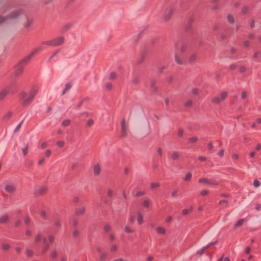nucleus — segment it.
<instances>
[{"instance_id": "1", "label": "nucleus", "mask_w": 261, "mask_h": 261, "mask_svg": "<svg viewBox=\"0 0 261 261\" xmlns=\"http://www.w3.org/2000/svg\"><path fill=\"white\" fill-rule=\"evenodd\" d=\"M41 47H39L35 49L30 55L25 57L21 59L18 64L15 65V67L16 69L14 72V75L15 76H18L22 73L24 70V66L29 62L30 59L40 49Z\"/></svg>"}, {"instance_id": "2", "label": "nucleus", "mask_w": 261, "mask_h": 261, "mask_svg": "<svg viewBox=\"0 0 261 261\" xmlns=\"http://www.w3.org/2000/svg\"><path fill=\"white\" fill-rule=\"evenodd\" d=\"M23 10L21 9L12 12L9 15L5 17L0 16V24L3 23L8 19L16 18L17 17H18L20 15L23 14Z\"/></svg>"}, {"instance_id": "3", "label": "nucleus", "mask_w": 261, "mask_h": 261, "mask_svg": "<svg viewBox=\"0 0 261 261\" xmlns=\"http://www.w3.org/2000/svg\"><path fill=\"white\" fill-rule=\"evenodd\" d=\"M38 91V90L35 88H33L31 92L29 93V97L25 99L23 102H22V106L23 107H27L30 105V103L32 102L33 98L35 96L37 92Z\"/></svg>"}, {"instance_id": "4", "label": "nucleus", "mask_w": 261, "mask_h": 261, "mask_svg": "<svg viewBox=\"0 0 261 261\" xmlns=\"http://www.w3.org/2000/svg\"><path fill=\"white\" fill-rule=\"evenodd\" d=\"M16 84V81L12 82L9 85L6 87L0 92V101L3 100L9 94L12 87Z\"/></svg>"}, {"instance_id": "5", "label": "nucleus", "mask_w": 261, "mask_h": 261, "mask_svg": "<svg viewBox=\"0 0 261 261\" xmlns=\"http://www.w3.org/2000/svg\"><path fill=\"white\" fill-rule=\"evenodd\" d=\"M47 191V188L46 187H40L34 191V195L35 197L42 196L45 194Z\"/></svg>"}, {"instance_id": "6", "label": "nucleus", "mask_w": 261, "mask_h": 261, "mask_svg": "<svg viewBox=\"0 0 261 261\" xmlns=\"http://www.w3.org/2000/svg\"><path fill=\"white\" fill-rule=\"evenodd\" d=\"M64 42V38L63 37H58L56 38L52 39V46H57L63 44Z\"/></svg>"}, {"instance_id": "7", "label": "nucleus", "mask_w": 261, "mask_h": 261, "mask_svg": "<svg viewBox=\"0 0 261 261\" xmlns=\"http://www.w3.org/2000/svg\"><path fill=\"white\" fill-rule=\"evenodd\" d=\"M121 137H125L127 136V132L125 125V119L123 118L121 122Z\"/></svg>"}, {"instance_id": "8", "label": "nucleus", "mask_w": 261, "mask_h": 261, "mask_svg": "<svg viewBox=\"0 0 261 261\" xmlns=\"http://www.w3.org/2000/svg\"><path fill=\"white\" fill-rule=\"evenodd\" d=\"M198 182L199 183H205L215 186H218L219 185V183L218 182L212 181L210 179H208L207 178H200L198 180Z\"/></svg>"}, {"instance_id": "9", "label": "nucleus", "mask_w": 261, "mask_h": 261, "mask_svg": "<svg viewBox=\"0 0 261 261\" xmlns=\"http://www.w3.org/2000/svg\"><path fill=\"white\" fill-rule=\"evenodd\" d=\"M173 12L174 10L172 9H170L169 11H166L164 16V20L167 21L170 19L173 13Z\"/></svg>"}, {"instance_id": "10", "label": "nucleus", "mask_w": 261, "mask_h": 261, "mask_svg": "<svg viewBox=\"0 0 261 261\" xmlns=\"http://www.w3.org/2000/svg\"><path fill=\"white\" fill-rule=\"evenodd\" d=\"M86 211V207L85 206H82L79 208H76L75 211V215L76 216H82L83 215Z\"/></svg>"}, {"instance_id": "11", "label": "nucleus", "mask_w": 261, "mask_h": 261, "mask_svg": "<svg viewBox=\"0 0 261 261\" xmlns=\"http://www.w3.org/2000/svg\"><path fill=\"white\" fill-rule=\"evenodd\" d=\"M175 46L176 49H179L181 53H183L187 50V46L185 44H182L181 47L179 48L180 44L179 42L175 43Z\"/></svg>"}, {"instance_id": "12", "label": "nucleus", "mask_w": 261, "mask_h": 261, "mask_svg": "<svg viewBox=\"0 0 261 261\" xmlns=\"http://www.w3.org/2000/svg\"><path fill=\"white\" fill-rule=\"evenodd\" d=\"M5 190L8 193H12L16 190V187L14 185H6Z\"/></svg>"}, {"instance_id": "13", "label": "nucleus", "mask_w": 261, "mask_h": 261, "mask_svg": "<svg viewBox=\"0 0 261 261\" xmlns=\"http://www.w3.org/2000/svg\"><path fill=\"white\" fill-rule=\"evenodd\" d=\"M150 82L151 91L152 93H155L158 90L157 87L155 86L156 81L155 80H151Z\"/></svg>"}, {"instance_id": "14", "label": "nucleus", "mask_w": 261, "mask_h": 261, "mask_svg": "<svg viewBox=\"0 0 261 261\" xmlns=\"http://www.w3.org/2000/svg\"><path fill=\"white\" fill-rule=\"evenodd\" d=\"M197 55L196 53H193L190 55L189 58V63L190 64H193L197 59Z\"/></svg>"}, {"instance_id": "15", "label": "nucleus", "mask_w": 261, "mask_h": 261, "mask_svg": "<svg viewBox=\"0 0 261 261\" xmlns=\"http://www.w3.org/2000/svg\"><path fill=\"white\" fill-rule=\"evenodd\" d=\"M100 168L98 164H96L93 167V173L95 175H98L100 174Z\"/></svg>"}, {"instance_id": "16", "label": "nucleus", "mask_w": 261, "mask_h": 261, "mask_svg": "<svg viewBox=\"0 0 261 261\" xmlns=\"http://www.w3.org/2000/svg\"><path fill=\"white\" fill-rule=\"evenodd\" d=\"M175 58V62L178 65H183L185 64L186 63L184 62L180 57L178 56L177 54H175L174 56Z\"/></svg>"}, {"instance_id": "17", "label": "nucleus", "mask_w": 261, "mask_h": 261, "mask_svg": "<svg viewBox=\"0 0 261 261\" xmlns=\"http://www.w3.org/2000/svg\"><path fill=\"white\" fill-rule=\"evenodd\" d=\"M13 113L12 112H8L6 113L2 117V119L4 120H8L12 116Z\"/></svg>"}, {"instance_id": "18", "label": "nucleus", "mask_w": 261, "mask_h": 261, "mask_svg": "<svg viewBox=\"0 0 261 261\" xmlns=\"http://www.w3.org/2000/svg\"><path fill=\"white\" fill-rule=\"evenodd\" d=\"M244 222V219H239L234 225V226H233L234 229H236L238 227L241 226L243 225Z\"/></svg>"}, {"instance_id": "19", "label": "nucleus", "mask_w": 261, "mask_h": 261, "mask_svg": "<svg viewBox=\"0 0 261 261\" xmlns=\"http://www.w3.org/2000/svg\"><path fill=\"white\" fill-rule=\"evenodd\" d=\"M9 220V217L8 215H6L3 216H2L1 218H0V223H5L7 222Z\"/></svg>"}, {"instance_id": "20", "label": "nucleus", "mask_w": 261, "mask_h": 261, "mask_svg": "<svg viewBox=\"0 0 261 261\" xmlns=\"http://www.w3.org/2000/svg\"><path fill=\"white\" fill-rule=\"evenodd\" d=\"M71 87L72 85L70 83L66 84L65 89L62 91V94L64 95L66 92L71 88Z\"/></svg>"}, {"instance_id": "21", "label": "nucleus", "mask_w": 261, "mask_h": 261, "mask_svg": "<svg viewBox=\"0 0 261 261\" xmlns=\"http://www.w3.org/2000/svg\"><path fill=\"white\" fill-rule=\"evenodd\" d=\"M193 209V206H190L189 209H187V208L184 209L182 211V214L183 215H186L188 214L189 213L192 212Z\"/></svg>"}, {"instance_id": "22", "label": "nucleus", "mask_w": 261, "mask_h": 261, "mask_svg": "<svg viewBox=\"0 0 261 261\" xmlns=\"http://www.w3.org/2000/svg\"><path fill=\"white\" fill-rule=\"evenodd\" d=\"M211 101L216 104H219L221 100L219 97L216 96L212 98Z\"/></svg>"}, {"instance_id": "23", "label": "nucleus", "mask_w": 261, "mask_h": 261, "mask_svg": "<svg viewBox=\"0 0 261 261\" xmlns=\"http://www.w3.org/2000/svg\"><path fill=\"white\" fill-rule=\"evenodd\" d=\"M42 239V234L40 232L38 233L35 237L34 242L37 243L41 241Z\"/></svg>"}, {"instance_id": "24", "label": "nucleus", "mask_w": 261, "mask_h": 261, "mask_svg": "<svg viewBox=\"0 0 261 261\" xmlns=\"http://www.w3.org/2000/svg\"><path fill=\"white\" fill-rule=\"evenodd\" d=\"M49 248V244L48 243H46L44 244L42 248V253L43 254L45 253Z\"/></svg>"}, {"instance_id": "25", "label": "nucleus", "mask_w": 261, "mask_h": 261, "mask_svg": "<svg viewBox=\"0 0 261 261\" xmlns=\"http://www.w3.org/2000/svg\"><path fill=\"white\" fill-rule=\"evenodd\" d=\"M227 20L230 23V24H232L234 23V18H233V16L232 14H228L227 16Z\"/></svg>"}, {"instance_id": "26", "label": "nucleus", "mask_w": 261, "mask_h": 261, "mask_svg": "<svg viewBox=\"0 0 261 261\" xmlns=\"http://www.w3.org/2000/svg\"><path fill=\"white\" fill-rule=\"evenodd\" d=\"M156 230L158 233H159L160 234H165L166 232L165 229L162 227H160V226L157 227L156 228Z\"/></svg>"}, {"instance_id": "27", "label": "nucleus", "mask_w": 261, "mask_h": 261, "mask_svg": "<svg viewBox=\"0 0 261 261\" xmlns=\"http://www.w3.org/2000/svg\"><path fill=\"white\" fill-rule=\"evenodd\" d=\"M221 100H224L228 96V93L226 91H224L221 93Z\"/></svg>"}, {"instance_id": "28", "label": "nucleus", "mask_w": 261, "mask_h": 261, "mask_svg": "<svg viewBox=\"0 0 261 261\" xmlns=\"http://www.w3.org/2000/svg\"><path fill=\"white\" fill-rule=\"evenodd\" d=\"M206 249V248L205 246H204L200 250L197 251L196 253V254L199 255H202L203 254H204Z\"/></svg>"}, {"instance_id": "29", "label": "nucleus", "mask_w": 261, "mask_h": 261, "mask_svg": "<svg viewBox=\"0 0 261 261\" xmlns=\"http://www.w3.org/2000/svg\"><path fill=\"white\" fill-rule=\"evenodd\" d=\"M137 220L139 224H141L143 222V216L140 212L138 213Z\"/></svg>"}, {"instance_id": "30", "label": "nucleus", "mask_w": 261, "mask_h": 261, "mask_svg": "<svg viewBox=\"0 0 261 261\" xmlns=\"http://www.w3.org/2000/svg\"><path fill=\"white\" fill-rule=\"evenodd\" d=\"M71 26H72L71 23L66 24L64 27H63L62 30L63 32H65L67 31Z\"/></svg>"}, {"instance_id": "31", "label": "nucleus", "mask_w": 261, "mask_h": 261, "mask_svg": "<svg viewBox=\"0 0 261 261\" xmlns=\"http://www.w3.org/2000/svg\"><path fill=\"white\" fill-rule=\"evenodd\" d=\"M107 255H108V254L106 252H102L100 256V261H104L106 259V258H107Z\"/></svg>"}, {"instance_id": "32", "label": "nucleus", "mask_w": 261, "mask_h": 261, "mask_svg": "<svg viewBox=\"0 0 261 261\" xmlns=\"http://www.w3.org/2000/svg\"><path fill=\"white\" fill-rule=\"evenodd\" d=\"M197 140L198 139L196 137H192L188 139V142L191 143H195L197 141Z\"/></svg>"}, {"instance_id": "33", "label": "nucleus", "mask_w": 261, "mask_h": 261, "mask_svg": "<svg viewBox=\"0 0 261 261\" xmlns=\"http://www.w3.org/2000/svg\"><path fill=\"white\" fill-rule=\"evenodd\" d=\"M28 147H29V143H27L25 148H22V153H23V154L24 156H25L28 152Z\"/></svg>"}, {"instance_id": "34", "label": "nucleus", "mask_w": 261, "mask_h": 261, "mask_svg": "<svg viewBox=\"0 0 261 261\" xmlns=\"http://www.w3.org/2000/svg\"><path fill=\"white\" fill-rule=\"evenodd\" d=\"M192 177V173L191 172H188L186 177L184 178V180L185 181H189L191 179Z\"/></svg>"}, {"instance_id": "35", "label": "nucleus", "mask_w": 261, "mask_h": 261, "mask_svg": "<svg viewBox=\"0 0 261 261\" xmlns=\"http://www.w3.org/2000/svg\"><path fill=\"white\" fill-rule=\"evenodd\" d=\"M160 186V184L159 182H151L150 184V188L153 189L155 188L159 187Z\"/></svg>"}, {"instance_id": "36", "label": "nucleus", "mask_w": 261, "mask_h": 261, "mask_svg": "<svg viewBox=\"0 0 261 261\" xmlns=\"http://www.w3.org/2000/svg\"><path fill=\"white\" fill-rule=\"evenodd\" d=\"M124 231L126 233H133L134 232V230L130 228L128 226H125Z\"/></svg>"}, {"instance_id": "37", "label": "nucleus", "mask_w": 261, "mask_h": 261, "mask_svg": "<svg viewBox=\"0 0 261 261\" xmlns=\"http://www.w3.org/2000/svg\"><path fill=\"white\" fill-rule=\"evenodd\" d=\"M193 29L192 24L188 23L187 25L185 28V30L186 32L192 30Z\"/></svg>"}, {"instance_id": "38", "label": "nucleus", "mask_w": 261, "mask_h": 261, "mask_svg": "<svg viewBox=\"0 0 261 261\" xmlns=\"http://www.w3.org/2000/svg\"><path fill=\"white\" fill-rule=\"evenodd\" d=\"M2 248L4 250H8L10 248V245L9 244H4L2 245Z\"/></svg>"}, {"instance_id": "39", "label": "nucleus", "mask_w": 261, "mask_h": 261, "mask_svg": "<svg viewBox=\"0 0 261 261\" xmlns=\"http://www.w3.org/2000/svg\"><path fill=\"white\" fill-rule=\"evenodd\" d=\"M70 123V120L69 119H66L62 122V125L64 126H68Z\"/></svg>"}, {"instance_id": "40", "label": "nucleus", "mask_w": 261, "mask_h": 261, "mask_svg": "<svg viewBox=\"0 0 261 261\" xmlns=\"http://www.w3.org/2000/svg\"><path fill=\"white\" fill-rule=\"evenodd\" d=\"M79 234H80V232H79V230L77 229H75L72 232V236L74 238H76V237H79Z\"/></svg>"}, {"instance_id": "41", "label": "nucleus", "mask_w": 261, "mask_h": 261, "mask_svg": "<svg viewBox=\"0 0 261 261\" xmlns=\"http://www.w3.org/2000/svg\"><path fill=\"white\" fill-rule=\"evenodd\" d=\"M217 242H218V241L216 240L215 242H212L209 243L205 247L206 248V249H207V248H210V247L212 246L213 245L216 244L217 243Z\"/></svg>"}, {"instance_id": "42", "label": "nucleus", "mask_w": 261, "mask_h": 261, "mask_svg": "<svg viewBox=\"0 0 261 261\" xmlns=\"http://www.w3.org/2000/svg\"><path fill=\"white\" fill-rule=\"evenodd\" d=\"M56 144L60 147H63L64 146L65 143L63 141H58Z\"/></svg>"}, {"instance_id": "43", "label": "nucleus", "mask_w": 261, "mask_h": 261, "mask_svg": "<svg viewBox=\"0 0 261 261\" xmlns=\"http://www.w3.org/2000/svg\"><path fill=\"white\" fill-rule=\"evenodd\" d=\"M117 75L115 72H112L110 75V80H114L116 78Z\"/></svg>"}, {"instance_id": "44", "label": "nucleus", "mask_w": 261, "mask_h": 261, "mask_svg": "<svg viewBox=\"0 0 261 261\" xmlns=\"http://www.w3.org/2000/svg\"><path fill=\"white\" fill-rule=\"evenodd\" d=\"M103 229L106 232H109L111 229V227L110 225L107 224L104 226Z\"/></svg>"}, {"instance_id": "45", "label": "nucleus", "mask_w": 261, "mask_h": 261, "mask_svg": "<svg viewBox=\"0 0 261 261\" xmlns=\"http://www.w3.org/2000/svg\"><path fill=\"white\" fill-rule=\"evenodd\" d=\"M140 82V79L137 76H135L133 80V84L137 85Z\"/></svg>"}, {"instance_id": "46", "label": "nucleus", "mask_w": 261, "mask_h": 261, "mask_svg": "<svg viewBox=\"0 0 261 261\" xmlns=\"http://www.w3.org/2000/svg\"><path fill=\"white\" fill-rule=\"evenodd\" d=\"M253 185L255 187H258L260 186V182L257 179H255L253 181Z\"/></svg>"}, {"instance_id": "47", "label": "nucleus", "mask_w": 261, "mask_h": 261, "mask_svg": "<svg viewBox=\"0 0 261 261\" xmlns=\"http://www.w3.org/2000/svg\"><path fill=\"white\" fill-rule=\"evenodd\" d=\"M178 156H179V155H178V153L176 152H174L173 153V154H172V159L173 160L177 159L178 158Z\"/></svg>"}, {"instance_id": "48", "label": "nucleus", "mask_w": 261, "mask_h": 261, "mask_svg": "<svg viewBox=\"0 0 261 261\" xmlns=\"http://www.w3.org/2000/svg\"><path fill=\"white\" fill-rule=\"evenodd\" d=\"M150 202L148 200H145L143 202V205L145 207H148L149 206Z\"/></svg>"}, {"instance_id": "49", "label": "nucleus", "mask_w": 261, "mask_h": 261, "mask_svg": "<svg viewBox=\"0 0 261 261\" xmlns=\"http://www.w3.org/2000/svg\"><path fill=\"white\" fill-rule=\"evenodd\" d=\"M194 21H195V18L193 16H192L189 18V19L188 20V23L192 24V23H193Z\"/></svg>"}, {"instance_id": "50", "label": "nucleus", "mask_w": 261, "mask_h": 261, "mask_svg": "<svg viewBox=\"0 0 261 261\" xmlns=\"http://www.w3.org/2000/svg\"><path fill=\"white\" fill-rule=\"evenodd\" d=\"M145 194V192L144 191H138L135 194L136 197H140L141 196H143Z\"/></svg>"}, {"instance_id": "51", "label": "nucleus", "mask_w": 261, "mask_h": 261, "mask_svg": "<svg viewBox=\"0 0 261 261\" xmlns=\"http://www.w3.org/2000/svg\"><path fill=\"white\" fill-rule=\"evenodd\" d=\"M52 43H53L52 40H49V41H43L41 43L42 44H46V45H51V46H52Z\"/></svg>"}, {"instance_id": "52", "label": "nucleus", "mask_w": 261, "mask_h": 261, "mask_svg": "<svg viewBox=\"0 0 261 261\" xmlns=\"http://www.w3.org/2000/svg\"><path fill=\"white\" fill-rule=\"evenodd\" d=\"M192 105V101L191 100H188L185 103V106L187 107H190Z\"/></svg>"}, {"instance_id": "53", "label": "nucleus", "mask_w": 261, "mask_h": 261, "mask_svg": "<svg viewBox=\"0 0 261 261\" xmlns=\"http://www.w3.org/2000/svg\"><path fill=\"white\" fill-rule=\"evenodd\" d=\"M145 56L144 55H142L141 58L138 60L137 63L138 64H141L144 60Z\"/></svg>"}, {"instance_id": "54", "label": "nucleus", "mask_w": 261, "mask_h": 261, "mask_svg": "<svg viewBox=\"0 0 261 261\" xmlns=\"http://www.w3.org/2000/svg\"><path fill=\"white\" fill-rule=\"evenodd\" d=\"M55 237L53 235L50 234L48 236V241L50 243H53L54 241Z\"/></svg>"}, {"instance_id": "55", "label": "nucleus", "mask_w": 261, "mask_h": 261, "mask_svg": "<svg viewBox=\"0 0 261 261\" xmlns=\"http://www.w3.org/2000/svg\"><path fill=\"white\" fill-rule=\"evenodd\" d=\"M259 56H261V53L259 51H256L254 53L253 57L254 58H257Z\"/></svg>"}, {"instance_id": "56", "label": "nucleus", "mask_w": 261, "mask_h": 261, "mask_svg": "<svg viewBox=\"0 0 261 261\" xmlns=\"http://www.w3.org/2000/svg\"><path fill=\"white\" fill-rule=\"evenodd\" d=\"M51 257L52 259H56L57 258V253L56 251L51 252Z\"/></svg>"}, {"instance_id": "57", "label": "nucleus", "mask_w": 261, "mask_h": 261, "mask_svg": "<svg viewBox=\"0 0 261 261\" xmlns=\"http://www.w3.org/2000/svg\"><path fill=\"white\" fill-rule=\"evenodd\" d=\"M93 123H94V121H93V119H90L88 120V121L87 122V125L88 126H90L93 124Z\"/></svg>"}, {"instance_id": "58", "label": "nucleus", "mask_w": 261, "mask_h": 261, "mask_svg": "<svg viewBox=\"0 0 261 261\" xmlns=\"http://www.w3.org/2000/svg\"><path fill=\"white\" fill-rule=\"evenodd\" d=\"M27 254L28 256L30 257L33 255V252L32 250L30 249H27Z\"/></svg>"}, {"instance_id": "59", "label": "nucleus", "mask_w": 261, "mask_h": 261, "mask_svg": "<svg viewBox=\"0 0 261 261\" xmlns=\"http://www.w3.org/2000/svg\"><path fill=\"white\" fill-rule=\"evenodd\" d=\"M246 70V67L244 66H241L239 68V71L241 73H243V72H245Z\"/></svg>"}, {"instance_id": "60", "label": "nucleus", "mask_w": 261, "mask_h": 261, "mask_svg": "<svg viewBox=\"0 0 261 261\" xmlns=\"http://www.w3.org/2000/svg\"><path fill=\"white\" fill-rule=\"evenodd\" d=\"M183 134H184V130L182 129H179L177 132V135L179 137H182Z\"/></svg>"}, {"instance_id": "61", "label": "nucleus", "mask_w": 261, "mask_h": 261, "mask_svg": "<svg viewBox=\"0 0 261 261\" xmlns=\"http://www.w3.org/2000/svg\"><path fill=\"white\" fill-rule=\"evenodd\" d=\"M192 92L194 95H198L199 93V91L197 88H193L192 90Z\"/></svg>"}, {"instance_id": "62", "label": "nucleus", "mask_w": 261, "mask_h": 261, "mask_svg": "<svg viewBox=\"0 0 261 261\" xmlns=\"http://www.w3.org/2000/svg\"><path fill=\"white\" fill-rule=\"evenodd\" d=\"M51 154V150H49V149H47L45 151V155L46 156V157H49L50 155Z\"/></svg>"}, {"instance_id": "63", "label": "nucleus", "mask_w": 261, "mask_h": 261, "mask_svg": "<svg viewBox=\"0 0 261 261\" xmlns=\"http://www.w3.org/2000/svg\"><path fill=\"white\" fill-rule=\"evenodd\" d=\"M30 221H31V219L29 218V217L28 216H26L25 218V220H24L25 224H28L29 223H30Z\"/></svg>"}, {"instance_id": "64", "label": "nucleus", "mask_w": 261, "mask_h": 261, "mask_svg": "<svg viewBox=\"0 0 261 261\" xmlns=\"http://www.w3.org/2000/svg\"><path fill=\"white\" fill-rule=\"evenodd\" d=\"M20 95L22 98H25L27 96V93L24 91H22L20 93Z\"/></svg>"}]
</instances>
